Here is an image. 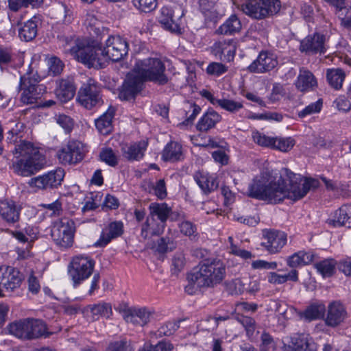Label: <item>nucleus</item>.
<instances>
[{"mask_svg": "<svg viewBox=\"0 0 351 351\" xmlns=\"http://www.w3.org/2000/svg\"><path fill=\"white\" fill-rule=\"evenodd\" d=\"M162 158L165 161L176 162L183 158L182 147L175 141H171L162 152Z\"/></svg>", "mask_w": 351, "mask_h": 351, "instance_id": "34", "label": "nucleus"}, {"mask_svg": "<svg viewBox=\"0 0 351 351\" xmlns=\"http://www.w3.org/2000/svg\"><path fill=\"white\" fill-rule=\"evenodd\" d=\"M99 156L102 161L110 166H115L117 164V158L112 149H103L100 152Z\"/></svg>", "mask_w": 351, "mask_h": 351, "instance_id": "54", "label": "nucleus"}, {"mask_svg": "<svg viewBox=\"0 0 351 351\" xmlns=\"http://www.w3.org/2000/svg\"><path fill=\"white\" fill-rule=\"evenodd\" d=\"M217 102L220 108L232 114L238 112L243 108L242 102L234 99L223 98Z\"/></svg>", "mask_w": 351, "mask_h": 351, "instance_id": "46", "label": "nucleus"}, {"mask_svg": "<svg viewBox=\"0 0 351 351\" xmlns=\"http://www.w3.org/2000/svg\"><path fill=\"white\" fill-rule=\"evenodd\" d=\"M8 329L11 335L27 340L39 338L47 331L44 322L34 319H24L11 323Z\"/></svg>", "mask_w": 351, "mask_h": 351, "instance_id": "5", "label": "nucleus"}, {"mask_svg": "<svg viewBox=\"0 0 351 351\" xmlns=\"http://www.w3.org/2000/svg\"><path fill=\"white\" fill-rule=\"evenodd\" d=\"M152 189L153 190L154 195L158 199H163L167 197V189L163 179H160L155 184H153Z\"/></svg>", "mask_w": 351, "mask_h": 351, "instance_id": "55", "label": "nucleus"}, {"mask_svg": "<svg viewBox=\"0 0 351 351\" xmlns=\"http://www.w3.org/2000/svg\"><path fill=\"white\" fill-rule=\"evenodd\" d=\"M254 141L260 146L269 147L282 152H288L295 145V141L291 137H269L258 131L252 134Z\"/></svg>", "mask_w": 351, "mask_h": 351, "instance_id": "11", "label": "nucleus"}, {"mask_svg": "<svg viewBox=\"0 0 351 351\" xmlns=\"http://www.w3.org/2000/svg\"><path fill=\"white\" fill-rule=\"evenodd\" d=\"M228 241L230 243V252L232 254L239 256L243 259H250L253 257L252 253L245 250L240 249L233 243V238L232 237H228Z\"/></svg>", "mask_w": 351, "mask_h": 351, "instance_id": "51", "label": "nucleus"}, {"mask_svg": "<svg viewBox=\"0 0 351 351\" xmlns=\"http://www.w3.org/2000/svg\"><path fill=\"white\" fill-rule=\"evenodd\" d=\"M40 77L36 73L29 72L20 78V89L22 90L21 101L25 104H32L46 92L44 85L40 84Z\"/></svg>", "mask_w": 351, "mask_h": 351, "instance_id": "7", "label": "nucleus"}, {"mask_svg": "<svg viewBox=\"0 0 351 351\" xmlns=\"http://www.w3.org/2000/svg\"><path fill=\"white\" fill-rule=\"evenodd\" d=\"M49 72L53 75L60 74L64 67L63 62L57 57H51L48 60Z\"/></svg>", "mask_w": 351, "mask_h": 351, "instance_id": "56", "label": "nucleus"}, {"mask_svg": "<svg viewBox=\"0 0 351 351\" xmlns=\"http://www.w3.org/2000/svg\"><path fill=\"white\" fill-rule=\"evenodd\" d=\"M13 141V154L16 159L12 165L14 172L22 176H30L43 168L45 158L38 147L25 140L17 141V137Z\"/></svg>", "mask_w": 351, "mask_h": 351, "instance_id": "2", "label": "nucleus"}, {"mask_svg": "<svg viewBox=\"0 0 351 351\" xmlns=\"http://www.w3.org/2000/svg\"><path fill=\"white\" fill-rule=\"evenodd\" d=\"M106 351H134V348L130 343L121 340L110 343Z\"/></svg>", "mask_w": 351, "mask_h": 351, "instance_id": "52", "label": "nucleus"}, {"mask_svg": "<svg viewBox=\"0 0 351 351\" xmlns=\"http://www.w3.org/2000/svg\"><path fill=\"white\" fill-rule=\"evenodd\" d=\"M173 12L168 7H162L159 16V22L163 27L171 32H178L180 27L173 20Z\"/></svg>", "mask_w": 351, "mask_h": 351, "instance_id": "35", "label": "nucleus"}, {"mask_svg": "<svg viewBox=\"0 0 351 351\" xmlns=\"http://www.w3.org/2000/svg\"><path fill=\"white\" fill-rule=\"evenodd\" d=\"M275 6L273 8H266L260 1L256 0H248L242 5L243 12L255 19H263L272 15L275 11Z\"/></svg>", "mask_w": 351, "mask_h": 351, "instance_id": "23", "label": "nucleus"}, {"mask_svg": "<svg viewBox=\"0 0 351 351\" xmlns=\"http://www.w3.org/2000/svg\"><path fill=\"white\" fill-rule=\"evenodd\" d=\"M184 110L186 112V123H191L200 112L201 108L194 103L187 102L185 105Z\"/></svg>", "mask_w": 351, "mask_h": 351, "instance_id": "48", "label": "nucleus"}, {"mask_svg": "<svg viewBox=\"0 0 351 351\" xmlns=\"http://www.w3.org/2000/svg\"><path fill=\"white\" fill-rule=\"evenodd\" d=\"M294 84L299 91L304 93L314 90L317 86V82L309 70L302 67Z\"/></svg>", "mask_w": 351, "mask_h": 351, "instance_id": "26", "label": "nucleus"}, {"mask_svg": "<svg viewBox=\"0 0 351 351\" xmlns=\"http://www.w3.org/2000/svg\"><path fill=\"white\" fill-rule=\"evenodd\" d=\"M173 346L169 341H160L156 345L143 348L139 351H172Z\"/></svg>", "mask_w": 351, "mask_h": 351, "instance_id": "53", "label": "nucleus"}, {"mask_svg": "<svg viewBox=\"0 0 351 351\" xmlns=\"http://www.w3.org/2000/svg\"><path fill=\"white\" fill-rule=\"evenodd\" d=\"M64 176V171L60 168L47 173L32 178L28 182L29 186L40 190L56 188L60 186Z\"/></svg>", "mask_w": 351, "mask_h": 351, "instance_id": "12", "label": "nucleus"}, {"mask_svg": "<svg viewBox=\"0 0 351 351\" xmlns=\"http://www.w3.org/2000/svg\"><path fill=\"white\" fill-rule=\"evenodd\" d=\"M237 49V42L234 39L219 40L211 47L212 53L221 61L233 60Z\"/></svg>", "mask_w": 351, "mask_h": 351, "instance_id": "21", "label": "nucleus"}, {"mask_svg": "<svg viewBox=\"0 0 351 351\" xmlns=\"http://www.w3.org/2000/svg\"><path fill=\"white\" fill-rule=\"evenodd\" d=\"M180 231L185 236L191 237L195 232V226L189 221H182L179 224Z\"/></svg>", "mask_w": 351, "mask_h": 351, "instance_id": "62", "label": "nucleus"}, {"mask_svg": "<svg viewBox=\"0 0 351 351\" xmlns=\"http://www.w3.org/2000/svg\"><path fill=\"white\" fill-rule=\"evenodd\" d=\"M123 223L121 222H112L108 227L102 232L100 239L95 243L96 246L104 247L112 239L117 238L123 234Z\"/></svg>", "mask_w": 351, "mask_h": 351, "instance_id": "27", "label": "nucleus"}, {"mask_svg": "<svg viewBox=\"0 0 351 351\" xmlns=\"http://www.w3.org/2000/svg\"><path fill=\"white\" fill-rule=\"evenodd\" d=\"M56 95L61 102L71 100L75 95V88L71 80H61L56 89Z\"/></svg>", "mask_w": 351, "mask_h": 351, "instance_id": "32", "label": "nucleus"}, {"mask_svg": "<svg viewBox=\"0 0 351 351\" xmlns=\"http://www.w3.org/2000/svg\"><path fill=\"white\" fill-rule=\"evenodd\" d=\"M165 224L149 215L141 228V237L145 239H150L152 236L162 233Z\"/></svg>", "mask_w": 351, "mask_h": 351, "instance_id": "28", "label": "nucleus"}, {"mask_svg": "<svg viewBox=\"0 0 351 351\" xmlns=\"http://www.w3.org/2000/svg\"><path fill=\"white\" fill-rule=\"evenodd\" d=\"M22 281V275L13 267H7L4 271L0 269V285L6 290L13 291L19 287Z\"/></svg>", "mask_w": 351, "mask_h": 351, "instance_id": "25", "label": "nucleus"}, {"mask_svg": "<svg viewBox=\"0 0 351 351\" xmlns=\"http://www.w3.org/2000/svg\"><path fill=\"white\" fill-rule=\"evenodd\" d=\"M235 319L243 326L248 338L253 339L255 337L256 330V324L255 320L251 317L243 315H237L235 317Z\"/></svg>", "mask_w": 351, "mask_h": 351, "instance_id": "43", "label": "nucleus"}, {"mask_svg": "<svg viewBox=\"0 0 351 351\" xmlns=\"http://www.w3.org/2000/svg\"><path fill=\"white\" fill-rule=\"evenodd\" d=\"M221 114L214 110H208L201 117L196 125V128L200 132H207L215 127L216 124L221 121Z\"/></svg>", "mask_w": 351, "mask_h": 351, "instance_id": "30", "label": "nucleus"}, {"mask_svg": "<svg viewBox=\"0 0 351 351\" xmlns=\"http://www.w3.org/2000/svg\"><path fill=\"white\" fill-rule=\"evenodd\" d=\"M149 209V215L166 224L167 219L171 213V208L166 204L152 203Z\"/></svg>", "mask_w": 351, "mask_h": 351, "instance_id": "39", "label": "nucleus"}, {"mask_svg": "<svg viewBox=\"0 0 351 351\" xmlns=\"http://www.w3.org/2000/svg\"><path fill=\"white\" fill-rule=\"evenodd\" d=\"M322 99H319L316 102L311 104L298 112V117L303 118L314 113L319 112L322 107Z\"/></svg>", "mask_w": 351, "mask_h": 351, "instance_id": "49", "label": "nucleus"}, {"mask_svg": "<svg viewBox=\"0 0 351 351\" xmlns=\"http://www.w3.org/2000/svg\"><path fill=\"white\" fill-rule=\"evenodd\" d=\"M173 324L171 323H167L161 326L156 332V336L157 337H162L163 336H170L173 334V330L171 328Z\"/></svg>", "mask_w": 351, "mask_h": 351, "instance_id": "64", "label": "nucleus"}, {"mask_svg": "<svg viewBox=\"0 0 351 351\" xmlns=\"http://www.w3.org/2000/svg\"><path fill=\"white\" fill-rule=\"evenodd\" d=\"M134 5L144 12H149L157 6V0H134Z\"/></svg>", "mask_w": 351, "mask_h": 351, "instance_id": "50", "label": "nucleus"}, {"mask_svg": "<svg viewBox=\"0 0 351 351\" xmlns=\"http://www.w3.org/2000/svg\"><path fill=\"white\" fill-rule=\"evenodd\" d=\"M155 247L158 252L164 253L168 250H172L175 247V244L169 239L167 240L165 238H161L158 240V244Z\"/></svg>", "mask_w": 351, "mask_h": 351, "instance_id": "59", "label": "nucleus"}, {"mask_svg": "<svg viewBox=\"0 0 351 351\" xmlns=\"http://www.w3.org/2000/svg\"><path fill=\"white\" fill-rule=\"evenodd\" d=\"M84 150L83 144L75 140H71L58 153L60 161L63 164H75L84 158Z\"/></svg>", "mask_w": 351, "mask_h": 351, "instance_id": "14", "label": "nucleus"}, {"mask_svg": "<svg viewBox=\"0 0 351 351\" xmlns=\"http://www.w3.org/2000/svg\"><path fill=\"white\" fill-rule=\"evenodd\" d=\"M314 259V254L311 252L300 251L289 256L287 264L292 268L310 264Z\"/></svg>", "mask_w": 351, "mask_h": 351, "instance_id": "36", "label": "nucleus"}, {"mask_svg": "<svg viewBox=\"0 0 351 351\" xmlns=\"http://www.w3.org/2000/svg\"><path fill=\"white\" fill-rule=\"evenodd\" d=\"M195 180L205 193H210L218 187L215 178L208 175L197 173L195 175Z\"/></svg>", "mask_w": 351, "mask_h": 351, "instance_id": "41", "label": "nucleus"}, {"mask_svg": "<svg viewBox=\"0 0 351 351\" xmlns=\"http://www.w3.org/2000/svg\"><path fill=\"white\" fill-rule=\"evenodd\" d=\"M241 23L239 18L233 14L231 15L222 25L215 32L217 35H233L241 31Z\"/></svg>", "mask_w": 351, "mask_h": 351, "instance_id": "33", "label": "nucleus"}, {"mask_svg": "<svg viewBox=\"0 0 351 351\" xmlns=\"http://www.w3.org/2000/svg\"><path fill=\"white\" fill-rule=\"evenodd\" d=\"M226 276V266L217 259L206 260L191 273L190 280L198 287H213L220 284Z\"/></svg>", "mask_w": 351, "mask_h": 351, "instance_id": "3", "label": "nucleus"}, {"mask_svg": "<svg viewBox=\"0 0 351 351\" xmlns=\"http://www.w3.org/2000/svg\"><path fill=\"white\" fill-rule=\"evenodd\" d=\"M317 184L315 180L303 179L288 169H283L280 178L267 185H264L261 180H254L249 186L247 194L253 198L277 204L285 198L293 201L302 199Z\"/></svg>", "mask_w": 351, "mask_h": 351, "instance_id": "1", "label": "nucleus"}, {"mask_svg": "<svg viewBox=\"0 0 351 351\" xmlns=\"http://www.w3.org/2000/svg\"><path fill=\"white\" fill-rule=\"evenodd\" d=\"M95 261L84 255H77L72 258L68 265V273L75 285H79L93 274Z\"/></svg>", "mask_w": 351, "mask_h": 351, "instance_id": "8", "label": "nucleus"}, {"mask_svg": "<svg viewBox=\"0 0 351 351\" xmlns=\"http://www.w3.org/2000/svg\"><path fill=\"white\" fill-rule=\"evenodd\" d=\"M263 239L261 245L270 254H276L280 251L287 243V234L284 232L269 230L263 232Z\"/></svg>", "mask_w": 351, "mask_h": 351, "instance_id": "17", "label": "nucleus"}, {"mask_svg": "<svg viewBox=\"0 0 351 351\" xmlns=\"http://www.w3.org/2000/svg\"><path fill=\"white\" fill-rule=\"evenodd\" d=\"M329 224L335 227L351 228V204H343L334 213V219H330Z\"/></svg>", "mask_w": 351, "mask_h": 351, "instance_id": "29", "label": "nucleus"}, {"mask_svg": "<svg viewBox=\"0 0 351 351\" xmlns=\"http://www.w3.org/2000/svg\"><path fill=\"white\" fill-rule=\"evenodd\" d=\"M105 58V64L110 60L114 62L121 60L128 52V43L119 36H110L106 45L99 48Z\"/></svg>", "mask_w": 351, "mask_h": 351, "instance_id": "10", "label": "nucleus"}, {"mask_svg": "<svg viewBox=\"0 0 351 351\" xmlns=\"http://www.w3.org/2000/svg\"><path fill=\"white\" fill-rule=\"evenodd\" d=\"M115 110L110 107L108 110L99 118L95 120V126L99 132L103 135H108L112 131V119Z\"/></svg>", "mask_w": 351, "mask_h": 351, "instance_id": "31", "label": "nucleus"}, {"mask_svg": "<svg viewBox=\"0 0 351 351\" xmlns=\"http://www.w3.org/2000/svg\"><path fill=\"white\" fill-rule=\"evenodd\" d=\"M336 262L333 259H325L315 265L317 271L324 277H330L335 272Z\"/></svg>", "mask_w": 351, "mask_h": 351, "instance_id": "44", "label": "nucleus"}, {"mask_svg": "<svg viewBox=\"0 0 351 351\" xmlns=\"http://www.w3.org/2000/svg\"><path fill=\"white\" fill-rule=\"evenodd\" d=\"M326 37L324 34L315 33L301 40L299 49L308 55L324 53L326 51Z\"/></svg>", "mask_w": 351, "mask_h": 351, "instance_id": "16", "label": "nucleus"}, {"mask_svg": "<svg viewBox=\"0 0 351 351\" xmlns=\"http://www.w3.org/2000/svg\"><path fill=\"white\" fill-rule=\"evenodd\" d=\"M56 122L66 132L69 133L73 128L74 122L73 119L65 114H60L56 117Z\"/></svg>", "mask_w": 351, "mask_h": 351, "instance_id": "57", "label": "nucleus"}, {"mask_svg": "<svg viewBox=\"0 0 351 351\" xmlns=\"http://www.w3.org/2000/svg\"><path fill=\"white\" fill-rule=\"evenodd\" d=\"M326 77L329 84L333 88L338 90L342 87L346 74L341 69H330L327 70Z\"/></svg>", "mask_w": 351, "mask_h": 351, "instance_id": "42", "label": "nucleus"}, {"mask_svg": "<svg viewBox=\"0 0 351 351\" xmlns=\"http://www.w3.org/2000/svg\"><path fill=\"white\" fill-rule=\"evenodd\" d=\"M326 311V317L324 322L328 326L335 328L347 318L346 308L340 301L331 302Z\"/></svg>", "mask_w": 351, "mask_h": 351, "instance_id": "18", "label": "nucleus"}, {"mask_svg": "<svg viewBox=\"0 0 351 351\" xmlns=\"http://www.w3.org/2000/svg\"><path fill=\"white\" fill-rule=\"evenodd\" d=\"M143 82L141 78L134 74L132 71L129 73L122 86L119 93V98L121 100H130L134 98L136 95L141 90Z\"/></svg>", "mask_w": 351, "mask_h": 351, "instance_id": "22", "label": "nucleus"}, {"mask_svg": "<svg viewBox=\"0 0 351 351\" xmlns=\"http://www.w3.org/2000/svg\"><path fill=\"white\" fill-rule=\"evenodd\" d=\"M261 339L260 351H268L274 344L272 337L266 332L262 333Z\"/></svg>", "mask_w": 351, "mask_h": 351, "instance_id": "60", "label": "nucleus"}, {"mask_svg": "<svg viewBox=\"0 0 351 351\" xmlns=\"http://www.w3.org/2000/svg\"><path fill=\"white\" fill-rule=\"evenodd\" d=\"M75 232V222L72 219L64 218L54 223L51 237L57 245L66 248L73 245Z\"/></svg>", "mask_w": 351, "mask_h": 351, "instance_id": "9", "label": "nucleus"}, {"mask_svg": "<svg viewBox=\"0 0 351 351\" xmlns=\"http://www.w3.org/2000/svg\"><path fill=\"white\" fill-rule=\"evenodd\" d=\"M132 71L141 78L142 82L149 80L159 84H165L168 82V78L165 74V64L158 58H149L137 60Z\"/></svg>", "mask_w": 351, "mask_h": 351, "instance_id": "4", "label": "nucleus"}, {"mask_svg": "<svg viewBox=\"0 0 351 351\" xmlns=\"http://www.w3.org/2000/svg\"><path fill=\"white\" fill-rule=\"evenodd\" d=\"M21 206L14 201L0 202V216L8 224H14L20 219Z\"/></svg>", "mask_w": 351, "mask_h": 351, "instance_id": "24", "label": "nucleus"}, {"mask_svg": "<svg viewBox=\"0 0 351 351\" xmlns=\"http://www.w3.org/2000/svg\"><path fill=\"white\" fill-rule=\"evenodd\" d=\"M122 313L127 323L143 327L150 322L155 312L152 308L145 306H132L124 308Z\"/></svg>", "mask_w": 351, "mask_h": 351, "instance_id": "13", "label": "nucleus"}, {"mask_svg": "<svg viewBox=\"0 0 351 351\" xmlns=\"http://www.w3.org/2000/svg\"><path fill=\"white\" fill-rule=\"evenodd\" d=\"M206 71L209 74L220 75L227 71V68L221 63L213 62L208 66Z\"/></svg>", "mask_w": 351, "mask_h": 351, "instance_id": "61", "label": "nucleus"}, {"mask_svg": "<svg viewBox=\"0 0 351 351\" xmlns=\"http://www.w3.org/2000/svg\"><path fill=\"white\" fill-rule=\"evenodd\" d=\"M101 48L97 45H87L77 43L69 51L79 62L88 65L89 67L102 68L105 66V58L102 55Z\"/></svg>", "mask_w": 351, "mask_h": 351, "instance_id": "6", "label": "nucleus"}, {"mask_svg": "<svg viewBox=\"0 0 351 351\" xmlns=\"http://www.w3.org/2000/svg\"><path fill=\"white\" fill-rule=\"evenodd\" d=\"M38 19L34 16L27 21L19 29V35L21 40L30 41L37 35Z\"/></svg>", "mask_w": 351, "mask_h": 351, "instance_id": "38", "label": "nucleus"}, {"mask_svg": "<svg viewBox=\"0 0 351 351\" xmlns=\"http://www.w3.org/2000/svg\"><path fill=\"white\" fill-rule=\"evenodd\" d=\"M12 60V56L8 49H0V68L1 71L6 69Z\"/></svg>", "mask_w": 351, "mask_h": 351, "instance_id": "58", "label": "nucleus"}, {"mask_svg": "<svg viewBox=\"0 0 351 351\" xmlns=\"http://www.w3.org/2000/svg\"><path fill=\"white\" fill-rule=\"evenodd\" d=\"M326 312V307L322 303L311 304L308 306L306 309L300 313V317L306 321L311 322L315 319H321L324 317Z\"/></svg>", "mask_w": 351, "mask_h": 351, "instance_id": "37", "label": "nucleus"}, {"mask_svg": "<svg viewBox=\"0 0 351 351\" xmlns=\"http://www.w3.org/2000/svg\"><path fill=\"white\" fill-rule=\"evenodd\" d=\"M147 146V142L145 141H140L128 147L123 151L124 156L128 160H138L144 155V152Z\"/></svg>", "mask_w": 351, "mask_h": 351, "instance_id": "40", "label": "nucleus"}, {"mask_svg": "<svg viewBox=\"0 0 351 351\" xmlns=\"http://www.w3.org/2000/svg\"><path fill=\"white\" fill-rule=\"evenodd\" d=\"M253 269H275L277 267L276 262H267L263 260L253 261L252 263Z\"/></svg>", "mask_w": 351, "mask_h": 351, "instance_id": "63", "label": "nucleus"}, {"mask_svg": "<svg viewBox=\"0 0 351 351\" xmlns=\"http://www.w3.org/2000/svg\"><path fill=\"white\" fill-rule=\"evenodd\" d=\"M90 309L93 316H101L108 319L112 315V305L107 302L92 305Z\"/></svg>", "mask_w": 351, "mask_h": 351, "instance_id": "45", "label": "nucleus"}, {"mask_svg": "<svg viewBox=\"0 0 351 351\" xmlns=\"http://www.w3.org/2000/svg\"><path fill=\"white\" fill-rule=\"evenodd\" d=\"M283 351H317V346L312 337L306 333H299L291 338L289 344H285Z\"/></svg>", "mask_w": 351, "mask_h": 351, "instance_id": "19", "label": "nucleus"}, {"mask_svg": "<svg viewBox=\"0 0 351 351\" xmlns=\"http://www.w3.org/2000/svg\"><path fill=\"white\" fill-rule=\"evenodd\" d=\"M226 285L232 294H241L245 291L246 284L243 278H235L227 281Z\"/></svg>", "mask_w": 351, "mask_h": 351, "instance_id": "47", "label": "nucleus"}, {"mask_svg": "<svg viewBox=\"0 0 351 351\" xmlns=\"http://www.w3.org/2000/svg\"><path fill=\"white\" fill-rule=\"evenodd\" d=\"M278 64L277 58L273 53L263 51L248 66V70L252 73H263L274 69Z\"/></svg>", "mask_w": 351, "mask_h": 351, "instance_id": "20", "label": "nucleus"}, {"mask_svg": "<svg viewBox=\"0 0 351 351\" xmlns=\"http://www.w3.org/2000/svg\"><path fill=\"white\" fill-rule=\"evenodd\" d=\"M77 100L85 108H93L101 102L99 88L95 84L90 83V80L78 91Z\"/></svg>", "mask_w": 351, "mask_h": 351, "instance_id": "15", "label": "nucleus"}]
</instances>
